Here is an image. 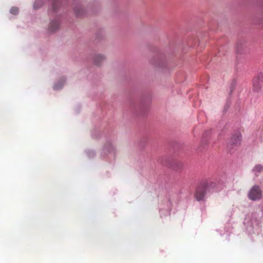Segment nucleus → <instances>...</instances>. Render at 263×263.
I'll return each instance as SVG.
<instances>
[{
	"label": "nucleus",
	"instance_id": "f257e3e1",
	"mask_svg": "<svg viewBox=\"0 0 263 263\" xmlns=\"http://www.w3.org/2000/svg\"><path fill=\"white\" fill-rule=\"evenodd\" d=\"M241 135L240 133H237L232 136L228 144V148L231 151L236 148L240 144Z\"/></svg>",
	"mask_w": 263,
	"mask_h": 263
},
{
	"label": "nucleus",
	"instance_id": "f03ea898",
	"mask_svg": "<svg viewBox=\"0 0 263 263\" xmlns=\"http://www.w3.org/2000/svg\"><path fill=\"white\" fill-rule=\"evenodd\" d=\"M248 196L252 200L260 199L261 197V191L258 186L255 185L250 190Z\"/></svg>",
	"mask_w": 263,
	"mask_h": 263
},
{
	"label": "nucleus",
	"instance_id": "7ed1b4c3",
	"mask_svg": "<svg viewBox=\"0 0 263 263\" xmlns=\"http://www.w3.org/2000/svg\"><path fill=\"white\" fill-rule=\"evenodd\" d=\"M206 192V187L204 186L198 187L196 191L195 197L198 201L203 199Z\"/></svg>",
	"mask_w": 263,
	"mask_h": 263
},
{
	"label": "nucleus",
	"instance_id": "20e7f679",
	"mask_svg": "<svg viewBox=\"0 0 263 263\" xmlns=\"http://www.w3.org/2000/svg\"><path fill=\"white\" fill-rule=\"evenodd\" d=\"M262 77H257L253 79V90L256 91H259L261 87Z\"/></svg>",
	"mask_w": 263,
	"mask_h": 263
},
{
	"label": "nucleus",
	"instance_id": "39448f33",
	"mask_svg": "<svg viewBox=\"0 0 263 263\" xmlns=\"http://www.w3.org/2000/svg\"><path fill=\"white\" fill-rule=\"evenodd\" d=\"M59 27V22L58 20H55L52 21L49 25V29L51 32H54L57 30Z\"/></svg>",
	"mask_w": 263,
	"mask_h": 263
},
{
	"label": "nucleus",
	"instance_id": "423d86ee",
	"mask_svg": "<svg viewBox=\"0 0 263 263\" xmlns=\"http://www.w3.org/2000/svg\"><path fill=\"white\" fill-rule=\"evenodd\" d=\"M105 60V57L102 54H98L96 56L95 62L97 65H99L101 62Z\"/></svg>",
	"mask_w": 263,
	"mask_h": 263
},
{
	"label": "nucleus",
	"instance_id": "0eeeda50",
	"mask_svg": "<svg viewBox=\"0 0 263 263\" xmlns=\"http://www.w3.org/2000/svg\"><path fill=\"white\" fill-rule=\"evenodd\" d=\"M43 4V0H36L34 4V8L35 9L39 8Z\"/></svg>",
	"mask_w": 263,
	"mask_h": 263
},
{
	"label": "nucleus",
	"instance_id": "6e6552de",
	"mask_svg": "<svg viewBox=\"0 0 263 263\" xmlns=\"http://www.w3.org/2000/svg\"><path fill=\"white\" fill-rule=\"evenodd\" d=\"M262 170L263 166L260 164H257L254 167L253 171L255 172L260 173Z\"/></svg>",
	"mask_w": 263,
	"mask_h": 263
},
{
	"label": "nucleus",
	"instance_id": "1a4fd4ad",
	"mask_svg": "<svg viewBox=\"0 0 263 263\" xmlns=\"http://www.w3.org/2000/svg\"><path fill=\"white\" fill-rule=\"evenodd\" d=\"M10 13L14 15H16L18 13V9L17 7H12L10 9Z\"/></svg>",
	"mask_w": 263,
	"mask_h": 263
},
{
	"label": "nucleus",
	"instance_id": "9d476101",
	"mask_svg": "<svg viewBox=\"0 0 263 263\" xmlns=\"http://www.w3.org/2000/svg\"><path fill=\"white\" fill-rule=\"evenodd\" d=\"M53 9H54V10H55V7H54V5H53Z\"/></svg>",
	"mask_w": 263,
	"mask_h": 263
}]
</instances>
